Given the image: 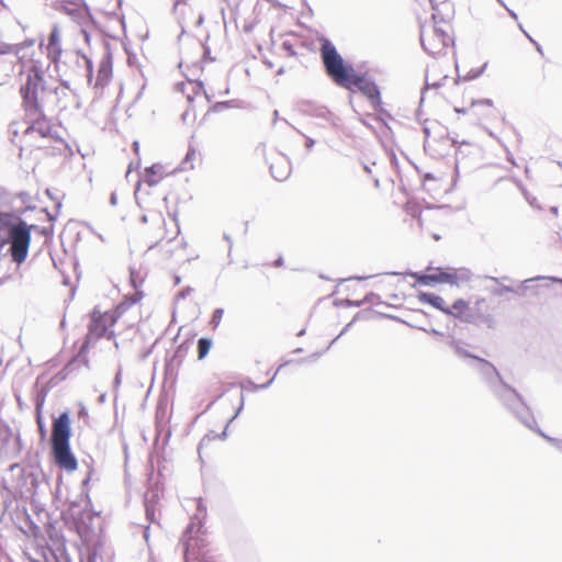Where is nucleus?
I'll list each match as a JSON object with an SVG mask.
<instances>
[{
  "instance_id": "412c9836",
  "label": "nucleus",
  "mask_w": 562,
  "mask_h": 562,
  "mask_svg": "<svg viewBox=\"0 0 562 562\" xmlns=\"http://www.w3.org/2000/svg\"><path fill=\"white\" fill-rule=\"evenodd\" d=\"M212 347V339L202 337L198 340V358L199 360L204 359Z\"/></svg>"
},
{
  "instance_id": "1a4fd4ad",
  "label": "nucleus",
  "mask_w": 562,
  "mask_h": 562,
  "mask_svg": "<svg viewBox=\"0 0 562 562\" xmlns=\"http://www.w3.org/2000/svg\"><path fill=\"white\" fill-rule=\"evenodd\" d=\"M29 198V193L24 191L11 193L0 187V218L4 215L23 214L27 207H23L22 204L26 203Z\"/></svg>"
},
{
  "instance_id": "9d476101",
  "label": "nucleus",
  "mask_w": 562,
  "mask_h": 562,
  "mask_svg": "<svg viewBox=\"0 0 562 562\" xmlns=\"http://www.w3.org/2000/svg\"><path fill=\"white\" fill-rule=\"evenodd\" d=\"M198 510H199V514L192 518L191 522L189 524V526L187 527V529L184 531V539H186L184 540V546H186L184 558L187 561L189 559L190 551L194 546V543H193L194 536L198 535L199 532H201V530L203 528L202 518H204L206 515V509L204 507H202L201 502H199V504H198Z\"/></svg>"
},
{
  "instance_id": "f03ea898",
  "label": "nucleus",
  "mask_w": 562,
  "mask_h": 562,
  "mask_svg": "<svg viewBox=\"0 0 562 562\" xmlns=\"http://www.w3.org/2000/svg\"><path fill=\"white\" fill-rule=\"evenodd\" d=\"M20 93L23 101V106L26 116L31 120V125L27 131L36 132L42 137L50 135L52 126L46 119V113L49 112L46 106L50 105V100H46L45 93L49 98L56 99V91L47 90L41 82L40 78L25 82L20 88Z\"/></svg>"
},
{
  "instance_id": "2eb2a0df",
  "label": "nucleus",
  "mask_w": 562,
  "mask_h": 562,
  "mask_svg": "<svg viewBox=\"0 0 562 562\" xmlns=\"http://www.w3.org/2000/svg\"><path fill=\"white\" fill-rule=\"evenodd\" d=\"M419 301L423 302V303H427L429 305H431L432 307L446 313V302L445 300L435 294V293H429V292H420L419 295Z\"/></svg>"
},
{
  "instance_id": "c03bdc74",
  "label": "nucleus",
  "mask_w": 562,
  "mask_h": 562,
  "mask_svg": "<svg viewBox=\"0 0 562 562\" xmlns=\"http://www.w3.org/2000/svg\"><path fill=\"white\" fill-rule=\"evenodd\" d=\"M274 266L276 267H282L283 266V258L279 257L278 259H276Z\"/></svg>"
},
{
  "instance_id": "9b49d317",
  "label": "nucleus",
  "mask_w": 562,
  "mask_h": 562,
  "mask_svg": "<svg viewBox=\"0 0 562 562\" xmlns=\"http://www.w3.org/2000/svg\"><path fill=\"white\" fill-rule=\"evenodd\" d=\"M475 369L479 371L491 392L494 390L495 384L504 382L497 369L487 360L479 357L475 358Z\"/></svg>"
},
{
  "instance_id": "c9c22d12",
  "label": "nucleus",
  "mask_w": 562,
  "mask_h": 562,
  "mask_svg": "<svg viewBox=\"0 0 562 562\" xmlns=\"http://www.w3.org/2000/svg\"><path fill=\"white\" fill-rule=\"evenodd\" d=\"M305 138H306L305 148L307 150H311L313 148V146L315 145V140L310 136H305Z\"/></svg>"
},
{
  "instance_id": "f704fd0d",
  "label": "nucleus",
  "mask_w": 562,
  "mask_h": 562,
  "mask_svg": "<svg viewBox=\"0 0 562 562\" xmlns=\"http://www.w3.org/2000/svg\"><path fill=\"white\" fill-rule=\"evenodd\" d=\"M486 66H487V64H484V65L482 66V68H481L479 71H475V72L471 71V72L468 75V79H475V78H477L480 75H482V74H483V71H484V69L486 68Z\"/></svg>"
},
{
  "instance_id": "0e129e2a",
  "label": "nucleus",
  "mask_w": 562,
  "mask_h": 562,
  "mask_svg": "<svg viewBox=\"0 0 562 562\" xmlns=\"http://www.w3.org/2000/svg\"><path fill=\"white\" fill-rule=\"evenodd\" d=\"M321 355H323V352H316V353L314 355V357H318V356H321Z\"/></svg>"
},
{
  "instance_id": "bf43d9fd",
  "label": "nucleus",
  "mask_w": 562,
  "mask_h": 562,
  "mask_svg": "<svg viewBox=\"0 0 562 562\" xmlns=\"http://www.w3.org/2000/svg\"><path fill=\"white\" fill-rule=\"evenodd\" d=\"M149 352H150V350H148L147 352H145V353L143 355V358H146V357L149 355Z\"/></svg>"
},
{
  "instance_id": "7c9ffc66",
  "label": "nucleus",
  "mask_w": 562,
  "mask_h": 562,
  "mask_svg": "<svg viewBox=\"0 0 562 562\" xmlns=\"http://www.w3.org/2000/svg\"><path fill=\"white\" fill-rule=\"evenodd\" d=\"M81 59L86 65L87 77H88V81L90 82L92 79V61L89 58H87L86 56H81Z\"/></svg>"
},
{
  "instance_id": "cd10ccee",
  "label": "nucleus",
  "mask_w": 562,
  "mask_h": 562,
  "mask_svg": "<svg viewBox=\"0 0 562 562\" xmlns=\"http://www.w3.org/2000/svg\"><path fill=\"white\" fill-rule=\"evenodd\" d=\"M542 279H547L546 277H541V276H538V277H533V278H529V279H526L525 281H522L521 283V286L524 289H526V284L529 283V282H533V281H538V280H542ZM549 280L553 281V282H557V283H560L562 284V278H557V277H549L548 278Z\"/></svg>"
},
{
  "instance_id": "e433bc0d",
  "label": "nucleus",
  "mask_w": 562,
  "mask_h": 562,
  "mask_svg": "<svg viewBox=\"0 0 562 562\" xmlns=\"http://www.w3.org/2000/svg\"><path fill=\"white\" fill-rule=\"evenodd\" d=\"M21 46L19 45H10L7 50H3V53H15L16 55L20 52Z\"/></svg>"
},
{
  "instance_id": "3c124183",
  "label": "nucleus",
  "mask_w": 562,
  "mask_h": 562,
  "mask_svg": "<svg viewBox=\"0 0 562 562\" xmlns=\"http://www.w3.org/2000/svg\"><path fill=\"white\" fill-rule=\"evenodd\" d=\"M138 147H139V144H138V142H136V140H135V142L133 143V148H134V150H135V151H137V150H138Z\"/></svg>"
},
{
  "instance_id": "a878e982",
  "label": "nucleus",
  "mask_w": 562,
  "mask_h": 562,
  "mask_svg": "<svg viewBox=\"0 0 562 562\" xmlns=\"http://www.w3.org/2000/svg\"><path fill=\"white\" fill-rule=\"evenodd\" d=\"M537 434H539L542 438H544L551 446H553L558 451L562 453V439L553 438L548 435H546L541 429L535 427V430Z\"/></svg>"
},
{
  "instance_id": "338daca9",
  "label": "nucleus",
  "mask_w": 562,
  "mask_h": 562,
  "mask_svg": "<svg viewBox=\"0 0 562 562\" xmlns=\"http://www.w3.org/2000/svg\"><path fill=\"white\" fill-rule=\"evenodd\" d=\"M443 5H446V7H449V8H450V3H449V2H443Z\"/></svg>"
},
{
  "instance_id": "f8f14e48",
  "label": "nucleus",
  "mask_w": 562,
  "mask_h": 562,
  "mask_svg": "<svg viewBox=\"0 0 562 562\" xmlns=\"http://www.w3.org/2000/svg\"><path fill=\"white\" fill-rule=\"evenodd\" d=\"M452 268H436L431 273H416L415 278L420 284L446 283L452 285Z\"/></svg>"
},
{
  "instance_id": "774afa93",
  "label": "nucleus",
  "mask_w": 562,
  "mask_h": 562,
  "mask_svg": "<svg viewBox=\"0 0 562 562\" xmlns=\"http://www.w3.org/2000/svg\"><path fill=\"white\" fill-rule=\"evenodd\" d=\"M537 50H538V52H541V47H540V45H538V44H537Z\"/></svg>"
},
{
  "instance_id": "a18cd8bd",
  "label": "nucleus",
  "mask_w": 562,
  "mask_h": 562,
  "mask_svg": "<svg viewBox=\"0 0 562 562\" xmlns=\"http://www.w3.org/2000/svg\"><path fill=\"white\" fill-rule=\"evenodd\" d=\"M430 333H431L434 336H436V337H440V338H441V337L443 336V334H442V333H440V331H438L437 329H431V331H430Z\"/></svg>"
},
{
  "instance_id": "7ed1b4c3",
  "label": "nucleus",
  "mask_w": 562,
  "mask_h": 562,
  "mask_svg": "<svg viewBox=\"0 0 562 562\" xmlns=\"http://www.w3.org/2000/svg\"><path fill=\"white\" fill-rule=\"evenodd\" d=\"M70 417L68 412H63L54 418L50 436V450L54 462L68 472L77 469L78 462L70 448Z\"/></svg>"
},
{
  "instance_id": "8fccbe9b",
  "label": "nucleus",
  "mask_w": 562,
  "mask_h": 562,
  "mask_svg": "<svg viewBox=\"0 0 562 562\" xmlns=\"http://www.w3.org/2000/svg\"><path fill=\"white\" fill-rule=\"evenodd\" d=\"M91 471L89 472L88 476L82 481V485H87L90 481Z\"/></svg>"
},
{
  "instance_id": "13d9d810",
  "label": "nucleus",
  "mask_w": 562,
  "mask_h": 562,
  "mask_svg": "<svg viewBox=\"0 0 562 562\" xmlns=\"http://www.w3.org/2000/svg\"><path fill=\"white\" fill-rule=\"evenodd\" d=\"M283 72H284V69L282 67L277 71L278 75H282Z\"/></svg>"
},
{
  "instance_id": "72a5a7b5",
  "label": "nucleus",
  "mask_w": 562,
  "mask_h": 562,
  "mask_svg": "<svg viewBox=\"0 0 562 562\" xmlns=\"http://www.w3.org/2000/svg\"><path fill=\"white\" fill-rule=\"evenodd\" d=\"M507 292H515V290L512 286L503 285L502 288L496 289L493 293L495 295L502 296L504 293H507Z\"/></svg>"
},
{
  "instance_id": "ddd939ff",
  "label": "nucleus",
  "mask_w": 562,
  "mask_h": 562,
  "mask_svg": "<svg viewBox=\"0 0 562 562\" xmlns=\"http://www.w3.org/2000/svg\"><path fill=\"white\" fill-rule=\"evenodd\" d=\"M60 38V30L57 24H54L47 38V55L54 64L59 61L63 53Z\"/></svg>"
},
{
  "instance_id": "864d4df0",
  "label": "nucleus",
  "mask_w": 562,
  "mask_h": 562,
  "mask_svg": "<svg viewBox=\"0 0 562 562\" xmlns=\"http://www.w3.org/2000/svg\"><path fill=\"white\" fill-rule=\"evenodd\" d=\"M188 291H189V289H188L187 291H184V290H183V291H181V292L179 293V297H186V294H187V292H188Z\"/></svg>"
},
{
  "instance_id": "603ef678",
  "label": "nucleus",
  "mask_w": 562,
  "mask_h": 562,
  "mask_svg": "<svg viewBox=\"0 0 562 562\" xmlns=\"http://www.w3.org/2000/svg\"><path fill=\"white\" fill-rule=\"evenodd\" d=\"M551 213L557 215L558 214V207L557 206H552L551 207Z\"/></svg>"
},
{
  "instance_id": "49530a36",
  "label": "nucleus",
  "mask_w": 562,
  "mask_h": 562,
  "mask_svg": "<svg viewBox=\"0 0 562 562\" xmlns=\"http://www.w3.org/2000/svg\"><path fill=\"white\" fill-rule=\"evenodd\" d=\"M506 10L508 11L509 15H510L513 19L517 20V14H516L513 10L508 9L507 7H506Z\"/></svg>"
},
{
  "instance_id": "4c0bfd02",
  "label": "nucleus",
  "mask_w": 562,
  "mask_h": 562,
  "mask_svg": "<svg viewBox=\"0 0 562 562\" xmlns=\"http://www.w3.org/2000/svg\"><path fill=\"white\" fill-rule=\"evenodd\" d=\"M350 326H351V323L347 324V325L342 328V330L340 331V334H339L335 339H333V340H331V344H335L339 337H341L342 335H345V334L348 331V329H349V327H350Z\"/></svg>"
},
{
  "instance_id": "39448f33",
  "label": "nucleus",
  "mask_w": 562,
  "mask_h": 562,
  "mask_svg": "<svg viewBox=\"0 0 562 562\" xmlns=\"http://www.w3.org/2000/svg\"><path fill=\"white\" fill-rule=\"evenodd\" d=\"M492 393L522 425L535 430L537 422L522 396L505 382L495 384Z\"/></svg>"
},
{
  "instance_id": "2f4dec72",
  "label": "nucleus",
  "mask_w": 562,
  "mask_h": 562,
  "mask_svg": "<svg viewBox=\"0 0 562 562\" xmlns=\"http://www.w3.org/2000/svg\"><path fill=\"white\" fill-rule=\"evenodd\" d=\"M232 103L233 101H222V102H217L215 103V105L213 106V111L215 112H218V111H222L224 109H228L232 106Z\"/></svg>"
},
{
  "instance_id": "dca6fc26",
  "label": "nucleus",
  "mask_w": 562,
  "mask_h": 562,
  "mask_svg": "<svg viewBox=\"0 0 562 562\" xmlns=\"http://www.w3.org/2000/svg\"><path fill=\"white\" fill-rule=\"evenodd\" d=\"M112 74V66L109 58H103L99 66L98 78L95 86H104Z\"/></svg>"
},
{
  "instance_id": "393cba45",
  "label": "nucleus",
  "mask_w": 562,
  "mask_h": 562,
  "mask_svg": "<svg viewBox=\"0 0 562 562\" xmlns=\"http://www.w3.org/2000/svg\"><path fill=\"white\" fill-rule=\"evenodd\" d=\"M449 346L454 350L456 355L460 358H469L475 361L476 356L470 353L468 350L461 347L460 342L458 340H450Z\"/></svg>"
},
{
  "instance_id": "a211bd4d",
  "label": "nucleus",
  "mask_w": 562,
  "mask_h": 562,
  "mask_svg": "<svg viewBox=\"0 0 562 562\" xmlns=\"http://www.w3.org/2000/svg\"><path fill=\"white\" fill-rule=\"evenodd\" d=\"M243 408H244V394L240 395L239 407L237 408V411L234 414V416L228 420V423H227L226 427L224 428V430L222 431V434L221 435H215V434L212 432V436L210 434L204 436L203 439L200 442V447H202L205 441H211L215 437H218L220 439L224 440L227 437V429H228L229 424L240 414Z\"/></svg>"
},
{
  "instance_id": "20e7f679",
  "label": "nucleus",
  "mask_w": 562,
  "mask_h": 562,
  "mask_svg": "<svg viewBox=\"0 0 562 562\" xmlns=\"http://www.w3.org/2000/svg\"><path fill=\"white\" fill-rule=\"evenodd\" d=\"M432 20L434 24L430 26H423L420 30V43L425 52L429 55H438L446 50L449 44L452 42L450 35L451 26L446 21L437 8L432 7Z\"/></svg>"
},
{
  "instance_id": "4468645a",
  "label": "nucleus",
  "mask_w": 562,
  "mask_h": 562,
  "mask_svg": "<svg viewBox=\"0 0 562 562\" xmlns=\"http://www.w3.org/2000/svg\"><path fill=\"white\" fill-rule=\"evenodd\" d=\"M270 171L272 177L278 181L288 179L291 173L290 162L285 158H280L270 165Z\"/></svg>"
},
{
  "instance_id": "bb28decb",
  "label": "nucleus",
  "mask_w": 562,
  "mask_h": 562,
  "mask_svg": "<svg viewBox=\"0 0 562 562\" xmlns=\"http://www.w3.org/2000/svg\"><path fill=\"white\" fill-rule=\"evenodd\" d=\"M223 315H224L223 308L214 310L212 318H211V325L213 326V328H216L220 325Z\"/></svg>"
},
{
  "instance_id": "de8ad7c7",
  "label": "nucleus",
  "mask_w": 562,
  "mask_h": 562,
  "mask_svg": "<svg viewBox=\"0 0 562 562\" xmlns=\"http://www.w3.org/2000/svg\"><path fill=\"white\" fill-rule=\"evenodd\" d=\"M105 398H106V395L103 393L99 396L98 401L99 403H104L105 402Z\"/></svg>"
},
{
  "instance_id": "680f3d73",
  "label": "nucleus",
  "mask_w": 562,
  "mask_h": 562,
  "mask_svg": "<svg viewBox=\"0 0 562 562\" xmlns=\"http://www.w3.org/2000/svg\"><path fill=\"white\" fill-rule=\"evenodd\" d=\"M304 334H305V330H304V329H302V330L299 333V336H302V335H304Z\"/></svg>"
},
{
  "instance_id": "ea45409f",
  "label": "nucleus",
  "mask_w": 562,
  "mask_h": 562,
  "mask_svg": "<svg viewBox=\"0 0 562 562\" xmlns=\"http://www.w3.org/2000/svg\"><path fill=\"white\" fill-rule=\"evenodd\" d=\"M474 104H484V105H487V106H492L493 105V101L491 99H483V100H480V101L475 102Z\"/></svg>"
},
{
  "instance_id": "58836bf2",
  "label": "nucleus",
  "mask_w": 562,
  "mask_h": 562,
  "mask_svg": "<svg viewBox=\"0 0 562 562\" xmlns=\"http://www.w3.org/2000/svg\"><path fill=\"white\" fill-rule=\"evenodd\" d=\"M224 239L228 243V257H231V254H232V247H233V241H232V238L229 235L225 234L224 235Z\"/></svg>"
},
{
  "instance_id": "4d7b16f0",
  "label": "nucleus",
  "mask_w": 562,
  "mask_h": 562,
  "mask_svg": "<svg viewBox=\"0 0 562 562\" xmlns=\"http://www.w3.org/2000/svg\"><path fill=\"white\" fill-rule=\"evenodd\" d=\"M507 160H508L509 162H512L513 165H516V162H515V160H514V158H513V157H508V158H507Z\"/></svg>"
},
{
  "instance_id": "6e6d98bb",
  "label": "nucleus",
  "mask_w": 562,
  "mask_h": 562,
  "mask_svg": "<svg viewBox=\"0 0 562 562\" xmlns=\"http://www.w3.org/2000/svg\"><path fill=\"white\" fill-rule=\"evenodd\" d=\"M58 4H59V1L52 2V5H53L54 8H56V9H58V8H59V7H58Z\"/></svg>"
},
{
  "instance_id": "c756f323",
  "label": "nucleus",
  "mask_w": 562,
  "mask_h": 562,
  "mask_svg": "<svg viewBox=\"0 0 562 562\" xmlns=\"http://www.w3.org/2000/svg\"><path fill=\"white\" fill-rule=\"evenodd\" d=\"M36 423H37L38 432L41 435V438L45 439L46 435H47V430H46L45 424H44L43 418L40 413H37Z\"/></svg>"
},
{
  "instance_id": "79ce46f5",
  "label": "nucleus",
  "mask_w": 562,
  "mask_h": 562,
  "mask_svg": "<svg viewBox=\"0 0 562 562\" xmlns=\"http://www.w3.org/2000/svg\"><path fill=\"white\" fill-rule=\"evenodd\" d=\"M110 203L115 206L117 204V198L116 194L113 192L110 196Z\"/></svg>"
},
{
  "instance_id": "5701e85b",
  "label": "nucleus",
  "mask_w": 562,
  "mask_h": 562,
  "mask_svg": "<svg viewBox=\"0 0 562 562\" xmlns=\"http://www.w3.org/2000/svg\"><path fill=\"white\" fill-rule=\"evenodd\" d=\"M198 151L195 150V148H193L191 145L188 149V153L184 157V159L182 160L181 162V169L182 170H188V169H192L193 168V161L196 159L198 157Z\"/></svg>"
},
{
  "instance_id": "f257e3e1",
  "label": "nucleus",
  "mask_w": 562,
  "mask_h": 562,
  "mask_svg": "<svg viewBox=\"0 0 562 562\" xmlns=\"http://www.w3.org/2000/svg\"><path fill=\"white\" fill-rule=\"evenodd\" d=\"M321 56L327 75L335 83L344 88L356 87L368 97L374 108L381 104V93L378 85L355 74L351 66L345 65L335 45L327 38L322 40Z\"/></svg>"
},
{
  "instance_id": "6ab92c4d",
  "label": "nucleus",
  "mask_w": 562,
  "mask_h": 562,
  "mask_svg": "<svg viewBox=\"0 0 562 562\" xmlns=\"http://www.w3.org/2000/svg\"><path fill=\"white\" fill-rule=\"evenodd\" d=\"M452 285H460L471 280L472 273L467 268L453 269L452 268Z\"/></svg>"
},
{
  "instance_id": "6e6552de",
  "label": "nucleus",
  "mask_w": 562,
  "mask_h": 562,
  "mask_svg": "<svg viewBox=\"0 0 562 562\" xmlns=\"http://www.w3.org/2000/svg\"><path fill=\"white\" fill-rule=\"evenodd\" d=\"M36 78H40L43 86H45V88H47V90H50V92L52 91L58 92V94L56 93V99L49 98L48 93H45L46 100H50V102H52V104L47 105L46 109L50 112H54L56 110V108L66 109L67 103L65 102V99L68 98V95H69L68 92H70L69 83L67 81H63L60 87L53 86L44 78L43 74H41L38 70H34L32 74L30 72L27 75L25 82H30L31 80L33 81V79H36Z\"/></svg>"
},
{
  "instance_id": "aec40b11",
  "label": "nucleus",
  "mask_w": 562,
  "mask_h": 562,
  "mask_svg": "<svg viewBox=\"0 0 562 562\" xmlns=\"http://www.w3.org/2000/svg\"><path fill=\"white\" fill-rule=\"evenodd\" d=\"M142 299V294L140 293H135L133 295V297L131 299H126L125 301L121 302L115 311H114V316L117 318L120 317L128 307H131L132 305H134L136 302H138L139 300Z\"/></svg>"
},
{
  "instance_id": "a19ab883",
  "label": "nucleus",
  "mask_w": 562,
  "mask_h": 562,
  "mask_svg": "<svg viewBox=\"0 0 562 562\" xmlns=\"http://www.w3.org/2000/svg\"><path fill=\"white\" fill-rule=\"evenodd\" d=\"M79 416L80 417H87L88 416V411H87V408L83 405H81V407L79 409Z\"/></svg>"
},
{
  "instance_id": "69168bd1",
  "label": "nucleus",
  "mask_w": 562,
  "mask_h": 562,
  "mask_svg": "<svg viewBox=\"0 0 562 562\" xmlns=\"http://www.w3.org/2000/svg\"><path fill=\"white\" fill-rule=\"evenodd\" d=\"M497 1H498L502 5H504V7L506 8V5H505V3L503 2V0H497Z\"/></svg>"
},
{
  "instance_id": "f3484780",
  "label": "nucleus",
  "mask_w": 562,
  "mask_h": 562,
  "mask_svg": "<svg viewBox=\"0 0 562 562\" xmlns=\"http://www.w3.org/2000/svg\"><path fill=\"white\" fill-rule=\"evenodd\" d=\"M161 170H162V166L157 165V164L151 165L150 167H147L145 169L144 181L149 187H155L160 180V178L157 176L161 173Z\"/></svg>"
},
{
  "instance_id": "473e14b6",
  "label": "nucleus",
  "mask_w": 562,
  "mask_h": 562,
  "mask_svg": "<svg viewBox=\"0 0 562 562\" xmlns=\"http://www.w3.org/2000/svg\"><path fill=\"white\" fill-rule=\"evenodd\" d=\"M282 48L290 55V56H295L296 55V52L294 49V46L289 42V41H284L282 43Z\"/></svg>"
},
{
  "instance_id": "0eeeda50",
  "label": "nucleus",
  "mask_w": 562,
  "mask_h": 562,
  "mask_svg": "<svg viewBox=\"0 0 562 562\" xmlns=\"http://www.w3.org/2000/svg\"><path fill=\"white\" fill-rule=\"evenodd\" d=\"M115 322H116V317L114 315L104 314V315H100L99 318H95V316L93 315L92 323L89 326V335H88L86 341L80 347V350H79L77 357L71 362H69L66 368H69L72 364V362L76 361L77 359H82L85 364L88 366V359H87L86 355H87V351L89 348L90 336L95 335L97 338H100L102 336H108V338H112L114 333L111 331L110 334H108V324L110 326H112L115 324Z\"/></svg>"
},
{
  "instance_id": "c85d7f7f",
  "label": "nucleus",
  "mask_w": 562,
  "mask_h": 562,
  "mask_svg": "<svg viewBox=\"0 0 562 562\" xmlns=\"http://www.w3.org/2000/svg\"><path fill=\"white\" fill-rule=\"evenodd\" d=\"M145 509H146V517L149 521H155V509L151 504H149L147 495L145 496Z\"/></svg>"
},
{
  "instance_id": "37998d69",
  "label": "nucleus",
  "mask_w": 562,
  "mask_h": 562,
  "mask_svg": "<svg viewBox=\"0 0 562 562\" xmlns=\"http://www.w3.org/2000/svg\"><path fill=\"white\" fill-rule=\"evenodd\" d=\"M121 384V372L119 371L114 378V385L119 386Z\"/></svg>"
},
{
  "instance_id": "052dcab7",
  "label": "nucleus",
  "mask_w": 562,
  "mask_h": 562,
  "mask_svg": "<svg viewBox=\"0 0 562 562\" xmlns=\"http://www.w3.org/2000/svg\"><path fill=\"white\" fill-rule=\"evenodd\" d=\"M491 280L495 281V282H498V279L497 278H494V277H490Z\"/></svg>"
},
{
  "instance_id": "423d86ee",
  "label": "nucleus",
  "mask_w": 562,
  "mask_h": 562,
  "mask_svg": "<svg viewBox=\"0 0 562 562\" xmlns=\"http://www.w3.org/2000/svg\"><path fill=\"white\" fill-rule=\"evenodd\" d=\"M483 303H485V299L477 300L475 302V307L471 310L469 307V303L465 300L458 299L457 301H454L452 306H447L445 314L459 318L461 322L464 323L472 324L481 322L486 324L488 327H492L494 319L490 314L476 313L479 311V306Z\"/></svg>"
},
{
  "instance_id": "4be33fe9",
  "label": "nucleus",
  "mask_w": 562,
  "mask_h": 562,
  "mask_svg": "<svg viewBox=\"0 0 562 562\" xmlns=\"http://www.w3.org/2000/svg\"><path fill=\"white\" fill-rule=\"evenodd\" d=\"M288 363H289V362H285V363L281 364V366L277 369V371H276V373L272 375V378H271L268 382H266V383H263V384H256L255 382H252V381L248 380V381H247L248 389H249L250 391H254V392H257V391H259V390H266V389H268V387L272 384V382L274 381V379H276V376H277V373H278V372H279V371H280L284 366H286Z\"/></svg>"
},
{
  "instance_id": "5fc2aeb1",
  "label": "nucleus",
  "mask_w": 562,
  "mask_h": 562,
  "mask_svg": "<svg viewBox=\"0 0 562 562\" xmlns=\"http://www.w3.org/2000/svg\"><path fill=\"white\" fill-rule=\"evenodd\" d=\"M183 1H184V0H175V5H173V8L176 9V8H177V5H178L179 3H181V2H183Z\"/></svg>"
},
{
  "instance_id": "e2e57ef3",
  "label": "nucleus",
  "mask_w": 562,
  "mask_h": 562,
  "mask_svg": "<svg viewBox=\"0 0 562 562\" xmlns=\"http://www.w3.org/2000/svg\"><path fill=\"white\" fill-rule=\"evenodd\" d=\"M364 170H366L367 172H370V168H369L368 166H366V167H364Z\"/></svg>"
},
{
  "instance_id": "b1692460",
  "label": "nucleus",
  "mask_w": 562,
  "mask_h": 562,
  "mask_svg": "<svg viewBox=\"0 0 562 562\" xmlns=\"http://www.w3.org/2000/svg\"><path fill=\"white\" fill-rule=\"evenodd\" d=\"M314 117L322 119L331 125H336L335 123V115L327 110L326 108H317L314 110L313 114Z\"/></svg>"
},
{
  "instance_id": "09e8293b",
  "label": "nucleus",
  "mask_w": 562,
  "mask_h": 562,
  "mask_svg": "<svg viewBox=\"0 0 562 562\" xmlns=\"http://www.w3.org/2000/svg\"><path fill=\"white\" fill-rule=\"evenodd\" d=\"M278 119H279V112L277 110H274L273 111V124H276Z\"/></svg>"
}]
</instances>
